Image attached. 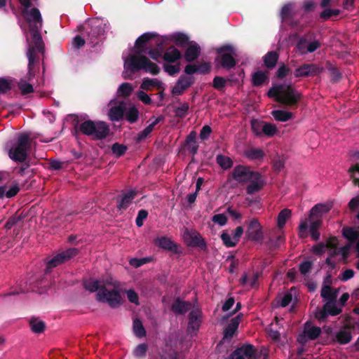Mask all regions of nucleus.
I'll list each match as a JSON object with an SVG mask.
<instances>
[{
	"instance_id": "obj_14",
	"label": "nucleus",
	"mask_w": 359,
	"mask_h": 359,
	"mask_svg": "<svg viewBox=\"0 0 359 359\" xmlns=\"http://www.w3.org/2000/svg\"><path fill=\"white\" fill-rule=\"evenodd\" d=\"M256 349L252 344H243L235 349L230 355L231 359H256ZM266 359V357L264 358Z\"/></svg>"
},
{
	"instance_id": "obj_57",
	"label": "nucleus",
	"mask_w": 359,
	"mask_h": 359,
	"mask_svg": "<svg viewBox=\"0 0 359 359\" xmlns=\"http://www.w3.org/2000/svg\"><path fill=\"white\" fill-rule=\"evenodd\" d=\"M147 351V345L145 344H139L134 351V355L136 357H142Z\"/></svg>"
},
{
	"instance_id": "obj_49",
	"label": "nucleus",
	"mask_w": 359,
	"mask_h": 359,
	"mask_svg": "<svg viewBox=\"0 0 359 359\" xmlns=\"http://www.w3.org/2000/svg\"><path fill=\"white\" fill-rule=\"evenodd\" d=\"M171 41L177 46H183L188 41V37L184 34L175 33L171 36Z\"/></svg>"
},
{
	"instance_id": "obj_34",
	"label": "nucleus",
	"mask_w": 359,
	"mask_h": 359,
	"mask_svg": "<svg viewBox=\"0 0 359 359\" xmlns=\"http://www.w3.org/2000/svg\"><path fill=\"white\" fill-rule=\"evenodd\" d=\"M290 216L291 211L290 210L284 209L280 211L277 218V229L278 230H283L286 222L290 219Z\"/></svg>"
},
{
	"instance_id": "obj_52",
	"label": "nucleus",
	"mask_w": 359,
	"mask_h": 359,
	"mask_svg": "<svg viewBox=\"0 0 359 359\" xmlns=\"http://www.w3.org/2000/svg\"><path fill=\"white\" fill-rule=\"evenodd\" d=\"M221 238L224 244L227 247H233L237 244L236 240L226 232H223L221 234Z\"/></svg>"
},
{
	"instance_id": "obj_35",
	"label": "nucleus",
	"mask_w": 359,
	"mask_h": 359,
	"mask_svg": "<svg viewBox=\"0 0 359 359\" xmlns=\"http://www.w3.org/2000/svg\"><path fill=\"white\" fill-rule=\"evenodd\" d=\"M245 156L250 160H259L262 159L264 153L262 149L259 148H250L244 152Z\"/></svg>"
},
{
	"instance_id": "obj_58",
	"label": "nucleus",
	"mask_w": 359,
	"mask_h": 359,
	"mask_svg": "<svg viewBox=\"0 0 359 359\" xmlns=\"http://www.w3.org/2000/svg\"><path fill=\"white\" fill-rule=\"evenodd\" d=\"M351 177L353 179L354 182L359 185V164L349 169Z\"/></svg>"
},
{
	"instance_id": "obj_61",
	"label": "nucleus",
	"mask_w": 359,
	"mask_h": 359,
	"mask_svg": "<svg viewBox=\"0 0 359 359\" xmlns=\"http://www.w3.org/2000/svg\"><path fill=\"white\" fill-rule=\"evenodd\" d=\"M226 84V80L220 76H216L213 80V87L217 90L222 89Z\"/></svg>"
},
{
	"instance_id": "obj_31",
	"label": "nucleus",
	"mask_w": 359,
	"mask_h": 359,
	"mask_svg": "<svg viewBox=\"0 0 359 359\" xmlns=\"http://www.w3.org/2000/svg\"><path fill=\"white\" fill-rule=\"evenodd\" d=\"M200 47L196 43H191L186 50L184 57L187 61L191 62L200 54Z\"/></svg>"
},
{
	"instance_id": "obj_45",
	"label": "nucleus",
	"mask_w": 359,
	"mask_h": 359,
	"mask_svg": "<svg viewBox=\"0 0 359 359\" xmlns=\"http://www.w3.org/2000/svg\"><path fill=\"white\" fill-rule=\"evenodd\" d=\"M325 308L327 309L328 315L334 316L341 313L342 309L340 307H338L336 305V302H326L325 304Z\"/></svg>"
},
{
	"instance_id": "obj_44",
	"label": "nucleus",
	"mask_w": 359,
	"mask_h": 359,
	"mask_svg": "<svg viewBox=\"0 0 359 359\" xmlns=\"http://www.w3.org/2000/svg\"><path fill=\"white\" fill-rule=\"evenodd\" d=\"M263 135L267 137H273L278 133V128L275 124L264 121V128H262Z\"/></svg>"
},
{
	"instance_id": "obj_7",
	"label": "nucleus",
	"mask_w": 359,
	"mask_h": 359,
	"mask_svg": "<svg viewBox=\"0 0 359 359\" xmlns=\"http://www.w3.org/2000/svg\"><path fill=\"white\" fill-rule=\"evenodd\" d=\"M29 148V136L27 134H20L16 142H8L6 149L11 159L15 161L23 162L27 158V151Z\"/></svg>"
},
{
	"instance_id": "obj_42",
	"label": "nucleus",
	"mask_w": 359,
	"mask_h": 359,
	"mask_svg": "<svg viewBox=\"0 0 359 359\" xmlns=\"http://www.w3.org/2000/svg\"><path fill=\"white\" fill-rule=\"evenodd\" d=\"M278 59V55L276 52L271 51L269 52L264 57V62L265 65L269 68H272L275 67L277 60Z\"/></svg>"
},
{
	"instance_id": "obj_15",
	"label": "nucleus",
	"mask_w": 359,
	"mask_h": 359,
	"mask_svg": "<svg viewBox=\"0 0 359 359\" xmlns=\"http://www.w3.org/2000/svg\"><path fill=\"white\" fill-rule=\"evenodd\" d=\"M257 172L251 171L243 165H237L232 172V177L238 182H248L254 176H257Z\"/></svg>"
},
{
	"instance_id": "obj_5",
	"label": "nucleus",
	"mask_w": 359,
	"mask_h": 359,
	"mask_svg": "<svg viewBox=\"0 0 359 359\" xmlns=\"http://www.w3.org/2000/svg\"><path fill=\"white\" fill-rule=\"evenodd\" d=\"M327 251L328 257L326 259L327 266L334 268L337 263H345L349 255V247H339V241L332 237L327 240L326 243H319L312 248V252L320 255Z\"/></svg>"
},
{
	"instance_id": "obj_56",
	"label": "nucleus",
	"mask_w": 359,
	"mask_h": 359,
	"mask_svg": "<svg viewBox=\"0 0 359 359\" xmlns=\"http://www.w3.org/2000/svg\"><path fill=\"white\" fill-rule=\"evenodd\" d=\"M212 220L219 226H223L226 224L227 217L224 214H217L212 217Z\"/></svg>"
},
{
	"instance_id": "obj_11",
	"label": "nucleus",
	"mask_w": 359,
	"mask_h": 359,
	"mask_svg": "<svg viewBox=\"0 0 359 359\" xmlns=\"http://www.w3.org/2000/svg\"><path fill=\"white\" fill-rule=\"evenodd\" d=\"M217 53L221 55L220 65L226 69H231L236 65L233 57L235 55V49L232 46L225 45L217 49Z\"/></svg>"
},
{
	"instance_id": "obj_8",
	"label": "nucleus",
	"mask_w": 359,
	"mask_h": 359,
	"mask_svg": "<svg viewBox=\"0 0 359 359\" xmlns=\"http://www.w3.org/2000/svg\"><path fill=\"white\" fill-rule=\"evenodd\" d=\"M79 129L84 135L96 140L104 139L109 133V127L103 121H86L81 123Z\"/></svg>"
},
{
	"instance_id": "obj_24",
	"label": "nucleus",
	"mask_w": 359,
	"mask_h": 359,
	"mask_svg": "<svg viewBox=\"0 0 359 359\" xmlns=\"http://www.w3.org/2000/svg\"><path fill=\"white\" fill-rule=\"evenodd\" d=\"M182 54L180 51L175 47H170L165 50L163 58L168 63H175L180 60Z\"/></svg>"
},
{
	"instance_id": "obj_32",
	"label": "nucleus",
	"mask_w": 359,
	"mask_h": 359,
	"mask_svg": "<svg viewBox=\"0 0 359 359\" xmlns=\"http://www.w3.org/2000/svg\"><path fill=\"white\" fill-rule=\"evenodd\" d=\"M124 116L129 122L134 123L139 116L138 109L135 107L126 103Z\"/></svg>"
},
{
	"instance_id": "obj_22",
	"label": "nucleus",
	"mask_w": 359,
	"mask_h": 359,
	"mask_svg": "<svg viewBox=\"0 0 359 359\" xmlns=\"http://www.w3.org/2000/svg\"><path fill=\"white\" fill-rule=\"evenodd\" d=\"M319 72V68L315 65H304L294 71L296 77L309 76L316 74Z\"/></svg>"
},
{
	"instance_id": "obj_64",
	"label": "nucleus",
	"mask_w": 359,
	"mask_h": 359,
	"mask_svg": "<svg viewBox=\"0 0 359 359\" xmlns=\"http://www.w3.org/2000/svg\"><path fill=\"white\" fill-rule=\"evenodd\" d=\"M127 297L128 300L133 304H139V297L137 294L133 290H130L127 292Z\"/></svg>"
},
{
	"instance_id": "obj_25",
	"label": "nucleus",
	"mask_w": 359,
	"mask_h": 359,
	"mask_svg": "<svg viewBox=\"0 0 359 359\" xmlns=\"http://www.w3.org/2000/svg\"><path fill=\"white\" fill-rule=\"evenodd\" d=\"M304 333L306 335L308 339L315 340L321 333V328L317 326H312L310 322H306L304 324Z\"/></svg>"
},
{
	"instance_id": "obj_59",
	"label": "nucleus",
	"mask_w": 359,
	"mask_h": 359,
	"mask_svg": "<svg viewBox=\"0 0 359 359\" xmlns=\"http://www.w3.org/2000/svg\"><path fill=\"white\" fill-rule=\"evenodd\" d=\"M292 8V4H286L282 8L280 12V17L283 20H286L289 17Z\"/></svg>"
},
{
	"instance_id": "obj_26",
	"label": "nucleus",
	"mask_w": 359,
	"mask_h": 359,
	"mask_svg": "<svg viewBox=\"0 0 359 359\" xmlns=\"http://www.w3.org/2000/svg\"><path fill=\"white\" fill-rule=\"evenodd\" d=\"M191 308V304L188 302L180 300L177 298L171 306L172 311L177 314H184Z\"/></svg>"
},
{
	"instance_id": "obj_33",
	"label": "nucleus",
	"mask_w": 359,
	"mask_h": 359,
	"mask_svg": "<svg viewBox=\"0 0 359 359\" xmlns=\"http://www.w3.org/2000/svg\"><path fill=\"white\" fill-rule=\"evenodd\" d=\"M29 327L32 332L41 334L45 330L46 324L43 320H40L37 318H32L29 320Z\"/></svg>"
},
{
	"instance_id": "obj_12",
	"label": "nucleus",
	"mask_w": 359,
	"mask_h": 359,
	"mask_svg": "<svg viewBox=\"0 0 359 359\" xmlns=\"http://www.w3.org/2000/svg\"><path fill=\"white\" fill-rule=\"evenodd\" d=\"M78 253L76 248H69L55 255L51 259L47 260L46 266L48 269L57 267L62 264L69 261Z\"/></svg>"
},
{
	"instance_id": "obj_40",
	"label": "nucleus",
	"mask_w": 359,
	"mask_h": 359,
	"mask_svg": "<svg viewBox=\"0 0 359 359\" xmlns=\"http://www.w3.org/2000/svg\"><path fill=\"white\" fill-rule=\"evenodd\" d=\"M216 160L218 165L224 170L229 169L233 165V161L229 156L217 155Z\"/></svg>"
},
{
	"instance_id": "obj_16",
	"label": "nucleus",
	"mask_w": 359,
	"mask_h": 359,
	"mask_svg": "<svg viewBox=\"0 0 359 359\" xmlns=\"http://www.w3.org/2000/svg\"><path fill=\"white\" fill-rule=\"evenodd\" d=\"M194 82V79L191 76H181L172 89V93L174 95H182L187 88H189Z\"/></svg>"
},
{
	"instance_id": "obj_62",
	"label": "nucleus",
	"mask_w": 359,
	"mask_h": 359,
	"mask_svg": "<svg viewBox=\"0 0 359 359\" xmlns=\"http://www.w3.org/2000/svg\"><path fill=\"white\" fill-rule=\"evenodd\" d=\"M148 55L151 59L156 61H158L161 57V53L158 50H151L148 49L146 53H143V55Z\"/></svg>"
},
{
	"instance_id": "obj_53",
	"label": "nucleus",
	"mask_w": 359,
	"mask_h": 359,
	"mask_svg": "<svg viewBox=\"0 0 359 359\" xmlns=\"http://www.w3.org/2000/svg\"><path fill=\"white\" fill-rule=\"evenodd\" d=\"M13 86L12 80L0 79V93H4L10 90Z\"/></svg>"
},
{
	"instance_id": "obj_17",
	"label": "nucleus",
	"mask_w": 359,
	"mask_h": 359,
	"mask_svg": "<svg viewBox=\"0 0 359 359\" xmlns=\"http://www.w3.org/2000/svg\"><path fill=\"white\" fill-rule=\"evenodd\" d=\"M201 324V314L198 310H193L189 314L187 331L189 333L196 334Z\"/></svg>"
},
{
	"instance_id": "obj_29",
	"label": "nucleus",
	"mask_w": 359,
	"mask_h": 359,
	"mask_svg": "<svg viewBox=\"0 0 359 359\" xmlns=\"http://www.w3.org/2000/svg\"><path fill=\"white\" fill-rule=\"evenodd\" d=\"M271 115L277 121L286 122L293 118V114L283 109H276L271 111Z\"/></svg>"
},
{
	"instance_id": "obj_20",
	"label": "nucleus",
	"mask_w": 359,
	"mask_h": 359,
	"mask_svg": "<svg viewBox=\"0 0 359 359\" xmlns=\"http://www.w3.org/2000/svg\"><path fill=\"white\" fill-rule=\"evenodd\" d=\"M344 236L348 241V244L345 246L349 247V251L354 241H356L355 248L359 256V230L354 228H344L343 229Z\"/></svg>"
},
{
	"instance_id": "obj_37",
	"label": "nucleus",
	"mask_w": 359,
	"mask_h": 359,
	"mask_svg": "<svg viewBox=\"0 0 359 359\" xmlns=\"http://www.w3.org/2000/svg\"><path fill=\"white\" fill-rule=\"evenodd\" d=\"M352 339L351 333L348 330H341L336 334V339L340 344H346Z\"/></svg>"
},
{
	"instance_id": "obj_46",
	"label": "nucleus",
	"mask_w": 359,
	"mask_h": 359,
	"mask_svg": "<svg viewBox=\"0 0 359 359\" xmlns=\"http://www.w3.org/2000/svg\"><path fill=\"white\" fill-rule=\"evenodd\" d=\"M90 25L93 28V34H102L104 32L106 24H104L100 20L95 19L90 21Z\"/></svg>"
},
{
	"instance_id": "obj_10",
	"label": "nucleus",
	"mask_w": 359,
	"mask_h": 359,
	"mask_svg": "<svg viewBox=\"0 0 359 359\" xmlns=\"http://www.w3.org/2000/svg\"><path fill=\"white\" fill-rule=\"evenodd\" d=\"M184 243L190 247H198L205 249L206 243L201 234L194 229H185L182 233Z\"/></svg>"
},
{
	"instance_id": "obj_4",
	"label": "nucleus",
	"mask_w": 359,
	"mask_h": 359,
	"mask_svg": "<svg viewBox=\"0 0 359 359\" xmlns=\"http://www.w3.org/2000/svg\"><path fill=\"white\" fill-rule=\"evenodd\" d=\"M332 208V203L327 201L323 203H318L310 210L309 215L303 217L299 225V234L302 238H306L309 232L313 240L317 241L320 238V233L318 229L322 224V217L327 213Z\"/></svg>"
},
{
	"instance_id": "obj_21",
	"label": "nucleus",
	"mask_w": 359,
	"mask_h": 359,
	"mask_svg": "<svg viewBox=\"0 0 359 359\" xmlns=\"http://www.w3.org/2000/svg\"><path fill=\"white\" fill-rule=\"evenodd\" d=\"M320 46L318 41L313 40L309 41L306 39H300L297 43V48L301 54L313 53Z\"/></svg>"
},
{
	"instance_id": "obj_6",
	"label": "nucleus",
	"mask_w": 359,
	"mask_h": 359,
	"mask_svg": "<svg viewBox=\"0 0 359 359\" xmlns=\"http://www.w3.org/2000/svg\"><path fill=\"white\" fill-rule=\"evenodd\" d=\"M268 95L286 105H294L301 98L300 93L289 84H276L269 90Z\"/></svg>"
},
{
	"instance_id": "obj_2",
	"label": "nucleus",
	"mask_w": 359,
	"mask_h": 359,
	"mask_svg": "<svg viewBox=\"0 0 359 359\" xmlns=\"http://www.w3.org/2000/svg\"><path fill=\"white\" fill-rule=\"evenodd\" d=\"M22 15L28 23L31 37L27 36L29 79L34 76L32 67L35 62L36 53L43 51V43L39 30L42 27V17L36 8H27L22 10Z\"/></svg>"
},
{
	"instance_id": "obj_3",
	"label": "nucleus",
	"mask_w": 359,
	"mask_h": 359,
	"mask_svg": "<svg viewBox=\"0 0 359 359\" xmlns=\"http://www.w3.org/2000/svg\"><path fill=\"white\" fill-rule=\"evenodd\" d=\"M83 287L91 292L97 291V299L107 303L111 308H117L121 304V296L117 290L116 282L111 278L97 280L93 278L83 280Z\"/></svg>"
},
{
	"instance_id": "obj_54",
	"label": "nucleus",
	"mask_w": 359,
	"mask_h": 359,
	"mask_svg": "<svg viewBox=\"0 0 359 359\" xmlns=\"http://www.w3.org/2000/svg\"><path fill=\"white\" fill-rule=\"evenodd\" d=\"M18 86L23 95L30 93L33 91V86L25 80H20L18 83Z\"/></svg>"
},
{
	"instance_id": "obj_36",
	"label": "nucleus",
	"mask_w": 359,
	"mask_h": 359,
	"mask_svg": "<svg viewBox=\"0 0 359 359\" xmlns=\"http://www.w3.org/2000/svg\"><path fill=\"white\" fill-rule=\"evenodd\" d=\"M163 83L157 79H144L141 84V88L144 90H151L154 87L161 88Z\"/></svg>"
},
{
	"instance_id": "obj_27",
	"label": "nucleus",
	"mask_w": 359,
	"mask_h": 359,
	"mask_svg": "<svg viewBox=\"0 0 359 359\" xmlns=\"http://www.w3.org/2000/svg\"><path fill=\"white\" fill-rule=\"evenodd\" d=\"M338 294L337 290H333L330 286L327 285H323L321 289V297L324 299L326 302H336Z\"/></svg>"
},
{
	"instance_id": "obj_19",
	"label": "nucleus",
	"mask_w": 359,
	"mask_h": 359,
	"mask_svg": "<svg viewBox=\"0 0 359 359\" xmlns=\"http://www.w3.org/2000/svg\"><path fill=\"white\" fill-rule=\"evenodd\" d=\"M243 317L242 313H239L236 316L231 319L229 323L224 330V339H231L238 330L239 324Z\"/></svg>"
},
{
	"instance_id": "obj_28",
	"label": "nucleus",
	"mask_w": 359,
	"mask_h": 359,
	"mask_svg": "<svg viewBox=\"0 0 359 359\" xmlns=\"http://www.w3.org/2000/svg\"><path fill=\"white\" fill-rule=\"evenodd\" d=\"M259 276L260 273L259 271H257L256 273H253L252 276L245 273L240 279V284L244 286L249 283L251 287H254L257 285Z\"/></svg>"
},
{
	"instance_id": "obj_47",
	"label": "nucleus",
	"mask_w": 359,
	"mask_h": 359,
	"mask_svg": "<svg viewBox=\"0 0 359 359\" xmlns=\"http://www.w3.org/2000/svg\"><path fill=\"white\" fill-rule=\"evenodd\" d=\"M133 331L135 334L140 338L146 336V330L139 319H135L133 321Z\"/></svg>"
},
{
	"instance_id": "obj_1",
	"label": "nucleus",
	"mask_w": 359,
	"mask_h": 359,
	"mask_svg": "<svg viewBox=\"0 0 359 359\" xmlns=\"http://www.w3.org/2000/svg\"><path fill=\"white\" fill-rule=\"evenodd\" d=\"M154 37L151 33H144L135 41L133 48L123 52V76L124 79L130 78L132 74L140 70H144L147 73L156 75L159 73L160 68L158 65L151 62L143 53H146L149 49V41Z\"/></svg>"
},
{
	"instance_id": "obj_63",
	"label": "nucleus",
	"mask_w": 359,
	"mask_h": 359,
	"mask_svg": "<svg viewBox=\"0 0 359 359\" xmlns=\"http://www.w3.org/2000/svg\"><path fill=\"white\" fill-rule=\"evenodd\" d=\"M339 13V10L338 9H325L322 12L320 16L324 19H327L331 16L337 15Z\"/></svg>"
},
{
	"instance_id": "obj_38",
	"label": "nucleus",
	"mask_w": 359,
	"mask_h": 359,
	"mask_svg": "<svg viewBox=\"0 0 359 359\" xmlns=\"http://www.w3.org/2000/svg\"><path fill=\"white\" fill-rule=\"evenodd\" d=\"M134 196L135 193L133 191L125 194L121 201L118 202V209L121 210L126 209L134 198Z\"/></svg>"
},
{
	"instance_id": "obj_55",
	"label": "nucleus",
	"mask_w": 359,
	"mask_h": 359,
	"mask_svg": "<svg viewBox=\"0 0 359 359\" xmlns=\"http://www.w3.org/2000/svg\"><path fill=\"white\" fill-rule=\"evenodd\" d=\"M163 69L165 72H167L169 75L171 76L177 74L180 70V65L178 64L172 65H164Z\"/></svg>"
},
{
	"instance_id": "obj_18",
	"label": "nucleus",
	"mask_w": 359,
	"mask_h": 359,
	"mask_svg": "<svg viewBox=\"0 0 359 359\" xmlns=\"http://www.w3.org/2000/svg\"><path fill=\"white\" fill-rule=\"evenodd\" d=\"M156 244L161 248L178 254L182 252L181 248L168 237H160L155 239Z\"/></svg>"
},
{
	"instance_id": "obj_50",
	"label": "nucleus",
	"mask_w": 359,
	"mask_h": 359,
	"mask_svg": "<svg viewBox=\"0 0 359 359\" xmlns=\"http://www.w3.org/2000/svg\"><path fill=\"white\" fill-rule=\"evenodd\" d=\"M151 260V258L148 257L143 258H131L129 259V264L132 267L138 268L149 262Z\"/></svg>"
},
{
	"instance_id": "obj_30",
	"label": "nucleus",
	"mask_w": 359,
	"mask_h": 359,
	"mask_svg": "<svg viewBox=\"0 0 359 359\" xmlns=\"http://www.w3.org/2000/svg\"><path fill=\"white\" fill-rule=\"evenodd\" d=\"M20 188L18 184H13L9 187L6 186L0 187V198H12L19 191Z\"/></svg>"
},
{
	"instance_id": "obj_41",
	"label": "nucleus",
	"mask_w": 359,
	"mask_h": 359,
	"mask_svg": "<svg viewBox=\"0 0 359 359\" xmlns=\"http://www.w3.org/2000/svg\"><path fill=\"white\" fill-rule=\"evenodd\" d=\"M277 231L278 232L276 234L272 236L270 238V243L274 248L279 247L285 242L284 232L282 230H278V229Z\"/></svg>"
},
{
	"instance_id": "obj_51",
	"label": "nucleus",
	"mask_w": 359,
	"mask_h": 359,
	"mask_svg": "<svg viewBox=\"0 0 359 359\" xmlns=\"http://www.w3.org/2000/svg\"><path fill=\"white\" fill-rule=\"evenodd\" d=\"M126 150L127 147L125 145L118 143H115L111 147L112 153L116 157H119L123 155L126 153Z\"/></svg>"
},
{
	"instance_id": "obj_23",
	"label": "nucleus",
	"mask_w": 359,
	"mask_h": 359,
	"mask_svg": "<svg viewBox=\"0 0 359 359\" xmlns=\"http://www.w3.org/2000/svg\"><path fill=\"white\" fill-rule=\"evenodd\" d=\"M248 182H250L247 187V192L249 194L258 192L262 188L264 184L262 176L259 172L257 173V176H254Z\"/></svg>"
},
{
	"instance_id": "obj_48",
	"label": "nucleus",
	"mask_w": 359,
	"mask_h": 359,
	"mask_svg": "<svg viewBox=\"0 0 359 359\" xmlns=\"http://www.w3.org/2000/svg\"><path fill=\"white\" fill-rule=\"evenodd\" d=\"M264 121L257 119L252 120L251 128L252 132L257 136L263 135L262 128H264Z\"/></svg>"
},
{
	"instance_id": "obj_39",
	"label": "nucleus",
	"mask_w": 359,
	"mask_h": 359,
	"mask_svg": "<svg viewBox=\"0 0 359 359\" xmlns=\"http://www.w3.org/2000/svg\"><path fill=\"white\" fill-rule=\"evenodd\" d=\"M134 90V86L129 83H123L117 90V95L121 97H128L130 95Z\"/></svg>"
},
{
	"instance_id": "obj_60",
	"label": "nucleus",
	"mask_w": 359,
	"mask_h": 359,
	"mask_svg": "<svg viewBox=\"0 0 359 359\" xmlns=\"http://www.w3.org/2000/svg\"><path fill=\"white\" fill-rule=\"evenodd\" d=\"M148 212L144 210H141L139 211L137 217L136 218V224L137 226L140 227L143 225V221L147 217Z\"/></svg>"
},
{
	"instance_id": "obj_43",
	"label": "nucleus",
	"mask_w": 359,
	"mask_h": 359,
	"mask_svg": "<svg viewBox=\"0 0 359 359\" xmlns=\"http://www.w3.org/2000/svg\"><path fill=\"white\" fill-rule=\"evenodd\" d=\"M267 72L263 71H257L252 75V82L255 86H260L267 79Z\"/></svg>"
},
{
	"instance_id": "obj_13",
	"label": "nucleus",
	"mask_w": 359,
	"mask_h": 359,
	"mask_svg": "<svg viewBox=\"0 0 359 359\" xmlns=\"http://www.w3.org/2000/svg\"><path fill=\"white\" fill-rule=\"evenodd\" d=\"M109 118L112 121H120L124 116L126 103L123 101L111 100L109 103Z\"/></svg>"
},
{
	"instance_id": "obj_9",
	"label": "nucleus",
	"mask_w": 359,
	"mask_h": 359,
	"mask_svg": "<svg viewBox=\"0 0 359 359\" xmlns=\"http://www.w3.org/2000/svg\"><path fill=\"white\" fill-rule=\"evenodd\" d=\"M246 236L253 241L260 242L264 238L263 227L257 218H250L247 222Z\"/></svg>"
}]
</instances>
